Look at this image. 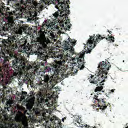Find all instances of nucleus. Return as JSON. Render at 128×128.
Here are the masks:
<instances>
[{"label":"nucleus","instance_id":"nucleus-30","mask_svg":"<svg viewBox=\"0 0 128 128\" xmlns=\"http://www.w3.org/2000/svg\"><path fill=\"white\" fill-rule=\"evenodd\" d=\"M26 114L30 115V114H28V112H26Z\"/></svg>","mask_w":128,"mask_h":128},{"label":"nucleus","instance_id":"nucleus-27","mask_svg":"<svg viewBox=\"0 0 128 128\" xmlns=\"http://www.w3.org/2000/svg\"><path fill=\"white\" fill-rule=\"evenodd\" d=\"M0 128H4V125L2 124H0Z\"/></svg>","mask_w":128,"mask_h":128},{"label":"nucleus","instance_id":"nucleus-4","mask_svg":"<svg viewBox=\"0 0 128 128\" xmlns=\"http://www.w3.org/2000/svg\"><path fill=\"white\" fill-rule=\"evenodd\" d=\"M4 18L7 22L3 28H2L4 32H10L15 28L14 22V12H10V8L4 6V3L0 0V18Z\"/></svg>","mask_w":128,"mask_h":128},{"label":"nucleus","instance_id":"nucleus-32","mask_svg":"<svg viewBox=\"0 0 128 128\" xmlns=\"http://www.w3.org/2000/svg\"><path fill=\"white\" fill-rule=\"evenodd\" d=\"M0 32H2V28H0Z\"/></svg>","mask_w":128,"mask_h":128},{"label":"nucleus","instance_id":"nucleus-20","mask_svg":"<svg viewBox=\"0 0 128 128\" xmlns=\"http://www.w3.org/2000/svg\"><path fill=\"white\" fill-rule=\"evenodd\" d=\"M20 44H21L22 46H26V39L21 38L19 41Z\"/></svg>","mask_w":128,"mask_h":128},{"label":"nucleus","instance_id":"nucleus-16","mask_svg":"<svg viewBox=\"0 0 128 128\" xmlns=\"http://www.w3.org/2000/svg\"><path fill=\"white\" fill-rule=\"evenodd\" d=\"M49 38H50V40H56V38L58 36H56V34L51 32H50V35H49Z\"/></svg>","mask_w":128,"mask_h":128},{"label":"nucleus","instance_id":"nucleus-3","mask_svg":"<svg viewBox=\"0 0 128 128\" xmlns=\"http://www.w3.org/2000/svg\"><path fill=\"white\" fill-rule=\"evenodd\" d=\"M62 78V77H60V75L54 74L52 76H50L48 74H45L44 76V80L37 83V84L42 88L40 90V92L36 95L38 102L36 104V108H35L37 112L40 111V108L42 106V102H48V100H50V96H48V94H46L48 88V90L54 88L58 82V80H60Z\"/></svg>","mask_w":128,"mask_h":128},{"label":"nucleus","instance_id":"nucleus-1","mask_svg":"<svg viewBox=\"0 0 128 128\" xmlns=\"http://www.w3.org/2000/svg\"><path fill=\"white\" fill-rule=\"evenodd\" d=\"M50 4H54L56 8L58 10L53 14L55 18L68 16V14H70V12L68 9L70 6H66L64 0H40V4L34 0H16V8L13 13L17 16L28 18V22H32L34 21L36 22V12H42V10H44V8H46V6H50Z\"/></svg>","mask_w":128,"mask_h":128},{"label":"nucleus","instance_id":"nucleus-23","mask_svg":"<svg viewBox=\"0 0 128 128\" xmlns=\"http://www.w3.org/2000/svg\"><path fill=\"white\" fill-rule=\"evenodd\" d=\"M85 126V128H96V127H94V126H90L88 124L84 125Z\"/></svg>","mask_w":128,"mask_h":128},{"label":"nucleus","instance_id":"nucleus-2","mask_svg":"<svg viewBox=\"0 0 128 128\" xmlns=\"http://www.w3.org/2000/svg\"><path fill=\"white\" fill-rule=\"evenodd\" d=\"M76 44V41L74 40H72L70 38H68L67 40L65 41L62 45L64 50L66 52V56H72V54H76L72 60L73 62L68 63L66 68L64 66V64L66 63L64 60V54L62 52H55L54 54V56H52V58L56 60H62V66H60V70L64 68V72L63 71V76H61L62 78H68L69 76H74L78 72V70H84V54H86V51L82 50L81 52L76 54L74 52V46Z\"/></svg>","mask_w":128,"mask_h":128},{"label":"nucleus","instance_id":"nucleus-26","mask_svg":"<svg viewBox=\"0 0 128 128\" xmlns=\"http://www.w3.org/2000/svg\"><path fill=\"white\" fill-rule=\"evenodd\" d=\"M6 2H8V4H10V0H6Z\"/></svg>","mask_w":128,"mask_h":128},{"label":"nucleus","instance_id":"nucleus-31","mask_svg":"<svg viewBox=\"0 0 128 128\" xmlns=\"http://www.w3.org/2000/svg\"><path fill=\"white\" fill-rule=\"evenodd\" d=\"M126 126H128V124H126Z\"/></svg>","mask_w":128,"mask_h":128},{"label":"nucleus","instance_id":"nucleus-15","mask_svg":"<svg viewBox=\"0 0 128 128\" xmlns=\"http://www.w3.org/2000/svg\"><path fill=\"white\" fill-rule=\"evenodd\" d=\"M24 82H26L27 84H30V86H34V82L30 80V74L28 73L24 74Z\"/></svg>","mask_w":128,"mask_h":128},{"label":"nucleus","instance_id":"nucleus-19","mask_svg":"<svg viewBox=\"0 0 128 128\" xmlns=\"http://www.w3.org/2000/svg\"><path fill=\"white\" fill-rule=\"evenodd\" d=\"M10 106H12V101L7 99L6 108H7L8 110V107Z\"/></svg>","mask_w":128,"mask_h":128},{"label":"nucleus","instance_id":"nucleus-12","mask_svg":"<svg viewBox=\"0 0 128 128\" xmlns=\"http://www.w3.org/2000/svg\"><path fill=\"white\" fill-rule=\"evenodd\" d=\"M22 38V34L16 33L14 36L8 37V40H2V44L8 50H14L17 44L18 40Z\"/></svg>","mask_w":128,"mask_h":128},{"label":"nucleus","instance_id":"nucleus-24","mask_svg":"<svg viewBox=\"0 0 128 128\" xmlns=\"http://www.w3.org/2000/svg\"><path fill=\"white\" fill-rule=\"evenodd\" d=\"M70 4V0H67L66 1V6H70V5H68V4Z\"/></svg>","mask_w":128,"mask_h":128},{"label":"nucleus","instance_id":"nucleus-35","mask_svg":"<svg viewBox=\"0 0 128 128\" xmlns=\"http://www.w3.org/2000/svg\"><path fill=\"white\" fill-rule=\"evenodd\" d=\"M4 20H2V22H4Z\"/></svg>","mask_w":128,"mask_h":128},{"label":"nucleus","instance_id":"nucleus-8","mask_svg":"<svg viewBox=\"0 0 128 128\" xmlns=\"http://www.w3.org/2000/svg\"><path fill=\"white\" fill-rule=\"evenodd\" d=\"M90 38L88 40L85 46H86L88 50H86V54H90L92 52V50L88 49V48H94V46H96V44L100 42V40L106 38V40H112V42H114V37L111 36L110 37L106 38L105 35L101 36L100 34H94V36H90Z\"/></svg>","mask_w":128,"mask_h":128},{"label":"nucleus","instance_id":"nucleus-5","mask_svg":"<svg viewBox=\"0 0 128 128\" xmlns=\"http://www.w3.org/2000/svg\"><path fill=\"white\" fill-rule=\"evenodd\" d=\"M111 66L110 63L108 62V60L106 62L104 61L100 62L98 66V68L100 70L97 75H91L90 78H89L90 84H98L104 82L107 78L106 76L108 74V70H110V68Z\"/></svg>","mask_w":128,"mask_h":128},{"label":"nucleus","instance_id":"nucleus-34","mask_svg":"<svg viewBox=\"0 0 128 128\" xmlns=\"http://www.w3.org/2000/svg\"><path fill=\"white\" fill-rule=\"evenodd\" d=\"M109 94H112V92H109Z\"/></svg>","mask_w":128,"mask_h":128},{"label":"nucleus","instance_id":"nucleus-18","mask_svg":"<svg viewBox=\"0 0 128 128\" xmlns=\"http://www.w3.org/2000/svg\"><path fill=\"white\" fill-rule=\"evenodd\" d=\"M36 32V34H38V32L36 30H34L32 28H28V30H26V32H27L28 34H32V36L34 34V32Z\"/></svg>","mask_w":128,"mask_h":128},{"label":"nucleus","instance_id":"nucleus-25","mask_svg":"<svg viewBox=\"0 0 128 128\" xmlns=\"http://www.w3.org/2000/svg\"><path fill=\"white\" fill-rule=\"evenodd\" d=\"M73 116L74 118H78V115H74Z\"/></svg>","mask_w":128,"mask_h":128},{"label":"nucleus","instance_id":"nucleus-29","mask_svg":"<svg viewBox=\"0 0 128 128\" xmlns=\"http://www.w3.org/2000/svg\"><path fill=\"white\" fill-rule=\"evenodd\" d=\"M114 90H110V92H114Z\"/></svg>","mask_w":128,"mask_h":128},{"label":"nucleus","instance_id":"nucleus-21","mask_svg":"<svg viewBox=\"0 0 128 128\" xmlns=\"http://www.w3.org/2000/svg\"><path fill=\"white\" fill-rule=\"evenodd\" d=\"M94 100H97L98 103L102 100L98 96H98L95 95L94 96Z\"/></svg>","mask_w":128,"mask_h":128},{"label":"nucleus","instance_id":"nucleus-13","mask_svg":"<svg viewBox=\"0 0 128 128\" xmlns=\"http://www.w3.org/2000/svg\"><path fill=\"white\" fill-rule=\"evenodd\" d=\"M38 47V50L34 49H32L30 52H28V54L32 55L35 54V56H38V60H43L40 63V64L42 66H44L46 62V60H48V54H46V52H44V48H46L48 46H36Z\"/></svg>","mask_w":128,"mask_h":128},{"label":"nucleus","instance_id":"nucleus-14","mask_svg":"<svg viewBox=\"0 0 128 128\" xmlns=\"http://www.w3.org/2000/svg\"><path fill=\"white\" fill-rule=\"evenodd\" d=\"M98 106L100 110H102V112H104V110H106L108 106L110 108V103H107L104 99H102L100 101H99Z\"/></svg>","mask_w":128,"mask_h":128},{"label":"nucleus","instance_id":"nucleus-11","mask_svg":"<svg viewBox=\"0 0 128 128\" xmlns=\"http://www.w3.org/2000/svg\"><path fill=\"white\" fill-rule=\"evenodd\" d=\"M55 60H56V62L51 64H48L44 68V72H54V74H57V75H60V76H64V72H64V68H61L60 69V66L62 64V60H58L55 59Z\"/></svg>","mask_w":128,"mask_h":128},{"label":"nucleus","instance_id":"nucleus-33","mask_svg":"<svg viewBox=\"0 0 128 128\" xmlns=\"http://www.w3.org/2000/svg\"><path fill=\"white\" fill-rule=\"evenodd\" d=\"M125 128H128V126H127L125 127Z\"/></svg>","mask_w":128,"mask_h":128},{"label":"nucleus","instance_id":"nucleus-6","mask_svg":"<svg viewBox=\"0 0 128 128\" xmlns=\"http://www.w3.org/2000/svg\"><path fill=\"white\" fill-rule=\"evenodd\" d=\"M54 22L50 21V20H46L43 24L42 28H40V30L38 32V36L36 38V40L34 42V46H48V38L46 37V32L48 28H54Z\"/></svg>","mask_w":128,"mask_h":128},{"label":"nucleus","instance_id":"nucleus-9","mask_svg":"<svg viewBox=\"0 0 128 128\" xmlns=\"http://www.w3.org/2000/svg\"><path fill=\"white\" fill-rule=\"evenodd\" d=\"M22 96H23L24 98H26L28 96V98H26V102H28V106L30 110H32V108H34L33 112H34L35 114H40V108H42V106L41 104L40 108H39V111L37 112L36 110H36V108H38V107H36V104L38 102V100L37 99V102L34 103V100H36V97H34V92L32 91L30 92V96H28L26 92H22Z\"/></svg>","mask_w":128,"mask_h":128},{"label":"nucleus","instance_id":"nucleus-10","mask_svg":"<svg viewBox=\"0 0 128 128\" xmlns=\"http://www.w3.org/2000/svg\"><path fill=\"white\" fill-rule=\"evenodd\" d=\"M64 18L65 20H70L68 19V18L64 16H62V17H58V18H56V17L54 16V20L55 22H58L57 23H54L53 22V28L55 32H62V30H64L66 32V30H70V27L72 26V24H70V22H65V26H64V20H62V18Z\"/></svg>","mask_w":128,"mask_h":128},{"label":"nucleus","instance_id":"nucleus-17","mask_svg":"<svg viewBox=\"0 0 128 128\" xmlns=\"http://www.w3.org/2000/svg\"><path fill=\"white\" fill-rule=\"evenodd\" d=\"M100 84V86H98L94 90L95 92H100V90H102V88H104V87L102 86V84L104 85V84H102V83Z\"/></svg>","mask_w":128,"mask_h":128},{"label":"nucleus","instance_id":"nucleus-7","mask_svg":"<svg viewBox=\"0 0 128 128\" xmlns=\"http://www.w3.org/2000/svg\"><path fill=\"white\" fill-rule=\"evenodd\" d=\"M9 56L2 57L4 58V64H10V66L14 68H16L20 70H24L26 68H28V62L24 59H18V57L16 56L14 52H8Z\"/></svg>","mask_w":128,"mask_h":128},{"label":"nucleus","instance_id":"nucleus-28","mask_svg":"<svg viewBox=\"0 0 128 128\" xmlns=\"http://www.w3.org/2000/svg\"><path fill=\"white\" fill-rule=\"evenodd\" d=\"M64 120H66V118H62V121L64 122Z\"/></svg>","mask_w":128,"mask_h":128},{"label":"nucleus","instance_id":"nucleus-22","mask_svg":"<svg viewBox=\"0 0 128 128\" xmlns=\"http://www.w3.org/2000/svg\"><path fill=\"white\" fill-rule=\"evenodd\" d=\"M78 124L76 123V122H73V124L74 126H80V128L83 127L82 126H80V123L78 122Z\"/></svg>","mask_w":128,"mask_h":128}]
</instances>
